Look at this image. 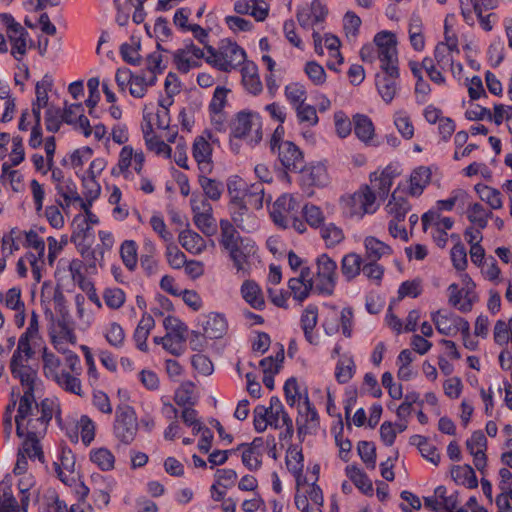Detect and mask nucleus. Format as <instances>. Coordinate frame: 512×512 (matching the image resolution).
Instances as JSON below:
<instances>
[{
  "label": "nucleus",
  "instance_id": "obj_1",
  "mask_svg": "<svg viewBox=\"0 0 512 512\" xmlns=\"http://www.w3.org/2000/svg\"><path fill=\"white\" fill-rule=\"evenodd\" d=\"M374 43L381 69L376 74L375 85L382 100L391 103L400 91L397 39L395 34H375Z\"/></svg>",
  "mask_w": 512,
  "mask_h": 512
},
{
  "label": "nucleus",
  "instance_id": "obj_2",
  "mask_svg": "<svg viewBox=\"0 0 512 512\" xmlns=\"http://www.w3.org/2000/svg\"><path fill=\"white\" fill-rule=\"evenodd\" d=\"M56 409L57 404L51 399L45 398L37 403L30 395L21 396L14 417L18 437L30 439L43 437Z\"/></svg>",
  "mask_w": 512,
  "mask_h": 512
},
{
  "label": "nucleus",
  "instance_id": "obj_3",
  "mask_svg": "<svg viewBox=\"0 0 512 512\" xmlns=\"http://www.w3.org/2000/svg\"><path fill=\"white\" fill-rule=\"evenodd\" d=\"M208 34H199L198 40L207 50L206 62L222 72H231L239 69L246 60V52L235 41L224 38L217 48L207 44Z\"/></svg>",
  "mask_w": 512,
  "mask_h": 512
},
{
  "label": "nucleus",
  "instance_id": "obj_4",
  "mask_svg": "<svg viewBox=\"0 0 512 512\" xmlns=\"http://www.w3.org/2000/svg\"><path fill=\"white\" fill-rule=\"evenodd\" d=\"M377 196L369 185H362L353 194L342 198L345 213L351 218L361 219L365 214H374L379 208Z\"/></svg>",
  "mask_w": 512,
  "mask_h": 512
},
{
  "label": "nucleus",
  "instance_id": "obj_5",
  "mask_svg": "<svg viewBox=\"0 0 512 512\" xmlns=\"http://www.w3.org/2000/svg\"><path fill=\"white\" fill-rule=\"evenodd\" d=\"M316 270L312 273L315 292L319 295L331 296L334 293L338 274L337 264L327 254L316 258Z\"/></svg>",
  "mask_w": 512,
  "mask_h": 512
},
{
  "label": "nucleus",
  "instance_id": "obj_6",
  "mask_svg": "<svg viewBox=\"0 0 512 512\" xmlns=\"http://www.w3.org/2000/svg\"><path fill=\"white\" fill-rule=\"evenodd\" d=\"M231 134L252 146L258 144L262 139L260 116L254 112H239L232 122Z\"/></svg>",
  "mask_w": 512,
  "mask_h": 512
},
{
  "label": "nucleus",
  "instance_id": "obj_7",
  "mask_svg": "<svg viewBox=\"0 0 512 512\" xmlns=\"http://www.w3.org/2000/svg\"><path fill=\"white\" fill-rule=\"evenodd\" d=\"M166 330L161 338L163 348L174 356H180L185 352L188 327L178 318L167 316L163 321Z\"/></svg>",
  "mask_w": 512,
  "mask_h": 512
},
{
  "label": "nucleus",
  "instance_id": "obj_8",
  "mask_svg": "<svg viewBox=\"0 0 512 512\" xmlns=\"http://www.w3.org/2000/svg\"><path fill=\"white\" fill-rule=\"evenodd\" d=\"M138 424L135 412L128 405L116 409L114 421V435L124 444H130L137 433Z\"/></svg>",
  "mask_w": 512,
  "mask_h": 512
},
{
  "label": "nucleus",
  "instance_id": "obj_9",
  "mask_svg": "<svg viewBox=\"0 0 512 512\" xmlns=\"http://www.w3.org/2000/svg\"><path fill=\"white\" fill-rule=\"evenodd\" d=\"M431 320L437 331L442 335L454 336L461 332L462 336H469V322L452 312L438 310L431 314Z\"/></svg>",
  "mask_w": 512,
  "mask_h": 512
},
{
  "label": "nucleus",
  "instance_id": "obj_10",
  "mask_svg": "<svg viewBox=\"0 0 512 512\" xmlns=\"http://www.w3.org/2000/svg\"><path fill=\"white\" fill-rule=\"evenodd\" d=\"M75 227L71 236L72 242L78 247L81 255L88 261L91 259L90 265L95 266V261H98L96 250L91 249V244L94 239L92 227L84 219L75 217Z\"/></svg>",
  "mask_w": 512,
  "mask_h": 512
},
{
  "label": "nucleus",
  "instance_id": "obj_11",
  "mask_svg": "<svg viewBox=\"0 0 512 512\" xmlns=\"http://www.w3.org/2000/svg\"><path fill=\"white\" fill-rule=\"evenodd\" d=\"M300 204L297 198L290 194L280 196L273 204L270 216L273 222L280 228L290 227V221L297 215Z\"/></svg>",
  "mask_w": 512,
  "mask_h": 512
},
{
  "label": "nucleus",
  "instance_id": "obj_12",
  "mask_svg": "<svg viewBox=\"0 0 512 512\" xmlns=\"http://www.w3.org/2000/svg\"><path fill=\"white\" fill-rule=\"evenodd\" d=\"M35 48L30 34H0V52L8 51L15 60L21 61L27 52Z\"/></svg>",
  "mask_w": 512,
  "mask_h": 512
},
{
  "label": "nucleus",
  "instance_id": "obj_13",
  "mask_svg": "<svg viewBox=\"0 0 512 512\" xmlns=\"http://www.w3.org/2000/svg\"><path fill=\"white\" fill-rule=\"evenodd\" d=\"M298 417L296 418L298 436L313 434L317 431L320 421L315 407L311 404L308 394H304L302 404H297Z\"/></svg>",
  "mask_w": 512,
  "mask_h": 512
},
{
  "label": "nucleus",
  "instance_id": "obj_14",
  "mask_svg": "<svg viewBox=\"0 0 512 512\" xmlns=\"http://www.w3.org/2000/svg\"><path fill=\"white\" fill-rule=\"evenodd\" d=\"M315 52L322 56L325 50L328 51L330 59L327 61V67L336 70V65L343 62V57L339 51L341 42L335 34H313Z\"/></svg>",
  "mask_w": 512,
  "mask_h": 512
},
{
  "label": "nucleus",
  "instance_id": "obj_15",
  "mask_svg": "<svg viewBox=\"0 0 512 512\" xmlns=\"http://www.w3.org/2000/svg\"><path fill=\"white\" fill-rule=\"evenodd\" d=\"M275 154L286 172H301L305 166L302 151L291 141L280 145Z\"/></svg>",
  "mask_w": 512,
  "mask_h": 512
},
{
  "label": "nucleus",
  "instance_id": "obj_16",
  "mask_svg": "<svg viewBox=\"0 0 512 512\" xmlns=\"http://www.w3.org/2000/svg\"><path fill=\"white\" fill-rule=\"evenodd\" d=\"M459 43L456 34H445L444 41H440L434 50L437 65L445 70L451 68L454 72V56L459 55Z\"/></svg>",
  "mask_w": 512,
  "mask_h": 512
},
{
  "label": "nucleus",
  "instance_id": "obj_17",
  "mask_svg": "<svg viewBox=\"0 0 512 512\" xmlns=\"http://www.w3.org/2000/svg\"><path fill=\"white\" fill-rule=\"evenodd\" d=\"M288 287L294 300L299 303L305 301L312 291L315 292L310 268L307 266L301 268L297 276L290 278Z\"/></svg>",
  "mask_w": 512,
  "mask_h": 512
},
{
  "label": "nucleus",
  "instance_id": "obj_18",
  "mask_svg": "<svg viewBox=\"0 0 512 512\" xmlns=\"http://www.w3.org/2000/svg\"><path fill=\"white\" fill-rule=\"evenodd\" d=\"M25 8L28 11L34 12L25 19V24L29 29H39L41 32H55L56 26L51 24L46 14L38 15L36 12L41 10L46 5V0H26Z\"/></svg>",
  "mask_w": 512,
  "mask_h": 512
},
{
  "label": "nucleus",
  "instance_id": "obj_19",
  "mask_svg": "<svg viewBox=\"0 0 512 512\" xmlns=\"http://www.w3.org/2000/svg\"><path fill=\"white\" fill-rule=\"evenodd\" d=\"M229 254L234 267L238 272H245L249 258L256 252L255 242L249 238H244L239 243L226 250Z\"/></svg>",
  "mask_w": 512,
  "mask_h": 512
},
{
  "label": "nucleus",
  "instance_id": "obj_20",
  "mask_svg": "<svg viewBox=\"0 0 512 512\" xmlns=\"http://www.w3.org/2000/svg\"><path fill=\"white\" fill-rule=\"evenodd\" d=\"M10 369L12 375L19 379L23 387V395H30L34 397V385L37 378V373L30 366L26 365L25 362H18V355L11 359Z\"/></svg>",
  "mask_w": 512,
  "mask_h": 512
},
{
  "label": "nucleus",
  "instance_id": "obj_21",
  "mask_svg": "<svg viewBox=\"0 0 512 512\" xmlns=\"http://www.w3.org/2000/svg\"><path fill=\"white\" fill-rule=\"evenodd\" d=\"M399 176V172L393 166H387L380 172L370 174V188L376 196L386 198L393 185L394 179Z\"/></svg>",
  "mask_w": 512,
  "mask_h": 512
},
{
  "label": "nucleus",
  "instance_id": "obj_22",
  "mask_svg": "<svg viewBox=\"0 0 512 512\" xmlns=\"http://www.w3.org/2000/svg\"><path fill=\"white\" fill-rule=\"evenodd\" d=\"M204 57L201 48L194 44H187L184 48L177 50L174 60L177 69L183 73H187L190 69L199 66L200 60Z\"/></svg>",
  "mask_w": 512,
  "mask_h": 512
},
{
  "label": "nucleus",
  "instance_id": "obj_23",
  "mask_svg": "<svg viewBox=\"0 0 512 512\" xmlns=\"http://www.w3.org/2000/svg\"><path fill=\"white\" fill-rule=\"evenodd\" d=\"M241 83L245 91L257 96L263 91V84L260 79L258 66L253 61L245 62L240 68Z\"/></svg>",
  "mask_w": 512,
  "mask_h": 512
},
{
  "label": "nucleus",
  "instance_id": "obj_24",
  "mask_svg": "<svg viewBox=\"0 0 512 512\" xmlns=\"http://www.w3.org/2000/svg\"><path fill=\"white\" fill-rule=\"evenodd\" d=\"M467 450L473 456V462L475 467L481 471L486 467V448L487 439L484 433L480 430L473 432L471 437L466 441Z\"/></svg>",
  "mask_w": 512,
  "mask_h": 512
},
{
  "label": "nucleus",
  "instance_id": "obj_25",
  "mask_svg": "<svg viewBox=\"0 0 512 512\" xmlns=\"http://www.w3.org/2000/svg\"><path fill=\"white\" fill-rule=\"evenodd\" d=\"M192 155L194 160L197 162L199 172L204 174L212 172V147L204 137L199 136L195 138L192 147Z\"/></svg>",
  "mask_w": 512,
  "mask_h": 512
},
{
  "label": "nucleus",
  "instance_id": "obj_26",
  "mask_svg": "<svg viewBox=\"0 0 512 512\" xmlns=\"http://www.w3.org/2000/svg\"><path fill=\"white\" fill-rule=\"evenodd\" d=\"M410 210L411 205L400 190V185H398L385 205V211L391 219L404 221Z\"/></svg>",
  "mask_w": 512,
  "mask_h": 512
},
{
  "label": "nucleus",
  "instance_id": "obj_27",
  "mask_svg": "<svg viewBox=\"0 0 512 512\" xmlns=\"http://www.w3.org/2000/svg\"><path fill=\"white\" fill-rule=\"evenodd\" d=\"M234 10L238 14H247L256 21H264L269 13V5L265 0H237Z\"/></svg>",
  "mask_w": 512,
  "mask_h": 512
},
{
  "label": "nucleus",
  "instance_id": "obj_28",
  "mask_svg": "<svg viewBox=\"0 0 512 512\" xmlns=\"http://www.w3.org/2000/svg\"><path fill=\"white\" fill-rule=\"evenodd\" d=\"M317 322L318 307L316 305L309 304L301 314L300 325L303 330L306 341L312 345H318L319 343V337L314 332Z\"/></svg>",
  "mask_w": 512,
  "mask_h": 512
},
{
  "label": "nucleus",
  "instance_id": "obj_29",
  "mask_svg": "<svg viewBox=\"0 0 512 512\" xmlns=\"http://www.w3.org/2000/svg\"><path fill=\"white\" fill-rule=\"evenodd\" d=\"M201 327L203 335L210 339H218L223 336L227 330L225 317L219 313H210L201 318Z\"/></svg>",
  "mask_w": 512,
  "mask_h": 512
},
{
  "label": "nucleus",
  "instance_id": "obj_30",
  "mask_svg": "<svg viewBox=\"0 0 512 512\" xmlns=\"http://www.w3.org/2000/svg\"><path fill=\"white\" fill-rule=\"evenodd\" d=\"M231 214L234 223L243 231L251 232L258 226L256 217L249 213L243 201L231 204Z\"/></svg>",
  "mask_w": 512,
  "mask_h": 512
},
{
  "label": "nucleus",
  "instance_id": "obj_31",
  "mask_svg": "<svg viewBox=\"0 0 512 512\" xmlns=\"http://www.w3.org/2000/svg\"><path fill=\"white\" fill-rule=\"evenodd\" d=\"M432 172L429 167L419 166L415 168L409 178L408 194L412 197L422 195L424 189L429 185Z\"/></svg>",
  "mask_w": 512,
  "mask_h": 512
},
{
  "label": "nucleus",
  "instance_id": "obj_32",
  "mask_svg": "<svg viewBox=\"0 0 512 512\" xmlns=\"http://www.w3.org/2000/svg\"><path fill=\"white\" fill-rule=\"evenodd\" d=\"M179 243L191 254H201L206 249V241L197 232L191 229H185L179 233Z\"/></svg>",
  "mask_w": 512,
  "mask_h": 512
},
{
  "label": "nucleus",
  "instance_id": "obj_33",
  "mask_svg": "<svg viewBox=\"0 0 512 512\" xmlns=\"http://www.w3.org/2000/svg\"><path fill=\"white\" fill-rule=\"evenodd\" d=\"M365 258L368 261H379L381 258L390 256L392 248L374 236L364 239Z\"/></svg>",
  "mask_w": 512,
  "mask_h": 512
},
{
  "label": "nucleus",
  "instance_id": "obj_34",
  "mask_svg": "<svg viewBox=\"0 0 512 512\" xmlns=\"http://www.w3.org/2000/svg\"><path fill=\"white\" fill-rule=\"evenodd\" d=\"M156 77L152 71H142L134 75L129 85V92L135 98H142L148 87L155 85Z\"/></svg>",
  "mask_w": 512,
  "mask_h": 512
},
{
  "label": "nucleus",
  "instance_id": "obj_35",
  "mask_svg": "<svg viewBox=\"0 0 512 512\" xmlns=\"http://www.w3.org/2000/svg\"><path fill=\"white\" fill-rule=\"evenodd\" d=\"M271 196H266L263 183H253L246 187L243 194V202L254 209H261L264 202L269 203Z\"/></svg>",
  "mask_w": 512,
  "mask_h": 512
},
{
  "label": "nucleus",
  "instance_id": "obj_36",
  "mask_svg": "<svg viewBox=\"0 0 512 512\" xmlns=\"http://www.w3.org/2000/svg\"><path fill=\"white\" fill-rule=\"evenodd\" d=\"M353 124L357 138L365 144H372L375 130L371 119L366 115L357 114L353 118Z\"/></svg>",
  "mask_w": 512,
  "mask_h": 512
},
{
  "label": "nucleus",
  "instance_id": "obj_37",
  "mask_svg": "<svg viewBox=\"0 0 512 512\" xmlns=\"http://www.w3.org/2000/svg\"><path fill=\"white\" fill-rule=\"evenodd\" d=\"M55 189L58 195L63 198V202H59L61 207H69L72 203L75 202H81L82 205L85 206L80 195L78 194L76 184L72 179L67 178L64 181H61L55 186Z\"/></svg>",
  "mask_w": 512,
  "mask_h": 512
},
{
  "label": "nucleus",
  "instance_id": "obj_38",
  "mask_svg": "<svg viewBox=\"0 0 512 512\" xmlns=\"http://www.w3.org/2000/svg\"><path fill=\"white\" fill-rule=\"evenodd\" d=\"M303 462L302 449L297 445H291L287 451L286 465L288 470L295 476L297 487H300V478L304 467Z\"/></svg>",
  "mask_w": 512,
  "mask_h": 512
},
{
  "label": "nucleus",
  "instance_id": "obj_39",
  "mask_svg": "<svg viewBox=\"0 0 512 512\" xmlns=\"http://www.w3.org/2000/svg\"><path fill=\"white\" fill-rule=\"evenodd\" d=\"M241 294L247 303L254 309L261 310L265 306L264 297L259 285L251 280H246L241 286Z\"/></svg>",
  "mask_w": 512,
  "mask_h": 512
},
{
  "label": "nucleus",
  "instance_id": "obj_40",
  "mask_svg": "<svg viewBox=\"0 0 512 512\" xmlns=\"http://www.w3.org/2000/svg\"><path fill=\"white\" fill-rule=\"evenodd\" d=\"M154 325L155 321L153 317L149 314L143 315L142 318L140 319L133 335V338L136 342V346L139 350L143 352H146L148 350L146 341Z\"/></svg>",
  "mask_w": 512,
  "mask_h": 512
},
{
  "label": "nucleus",
  "instance_id": "obj_41",
  "mask_svg": "<svg viewBox=\"0 0 512 512\" xmlns=\"http://www.w3.org/2000/svg\"><path fill=\"white\" fill-rule=\"evenodd\" d=\"M143 136L148 150L158 156H163L167 159L171 158V147L155 135L150 126L147 130L143 131Z\"/></svg>",
  "mask_w": 512,
  "mask_h": 512
},
{
  "label": "nucleus",
  "instance_id": "obj_42",
  "mask_svg": "<svg viewBox=\"0 0 512 512\" xmlns=\"http://www.w3.org/2000/svg\"><path fill=\"white\" fill-rule=\"evenodd\" d=\"M220 225V239L219 243L226 251L233 245L239 243L244 238L240 236L234 225L227 219H221Z\"/></svg>",
  "mask_w": 512,
  "mask_h": 512
},
{
  "label": "nucleus",
  "instance_id": "obj_43",
  "mask_svg": "<svg viewBox=\"0 0 512 512\" xmlns=\"http://www.w3.org/2000/svg\"><path fill=\"white\" fill-rule=\"evenodd\" d=\"M208 174L199 173L198 182L204 192V196L211 201H218L224 191L222 182L207 177Z\"/></svg>",
  "mask_w": 512,
  "mask_h": 512
},
{
  "label": "nucleus",
  "instance_id": "obj_44",
  "mask_svg": "<svg viewBox=\"0 0 512 512\" xmlns=\"http://www.w3.org/2000/svg\"><path fill=\"white\" fill-rule=\"evenodd\" d=\"M451 477L460 485H464L469 489H474L478 486V481L473 468L469 465H457L451 470Z\"/></svg>",
  "mask_w": 512,
  "mask_h": 512
},
{
  "label": "nucleus",
  "instance_id": "obj_45",
  "mask_svg": "<svg viewBox=\"0 0 512 512\" xmlns=\"http://www.w3.org/2000/svg\"><path fill=\"white\" fill-rule=\"evenodd\" d=\"M347 477L365 495H372V482L368 476L357 466L348 465L345 469Z\"/></svg>",
  "mask_w": 512,
  "mask_h": 512
},
{
  "label": "nucleus",
  "instance_id": "obj_46",
  "mask_svg": "<svg viewBox=\"0 0 512 512\" xmlns=\"http://www.w3.org/2000/svg\"><path fill=\"white\" fill-rule=\"evenodd\" d=\"M89 458L102 471H110L114 468L115 456L105 447L92 449Z\"/></svg>",
  "mask_w": 512,
  "mask_h": 512
},
{
  "label": "nucleus",
  "instance_id": "obj_47",
  "mask_svg": "<svg viewBox=\"0 0 512 512\" xmlns=\"http://www.w3.org/2000/svg\"><path fill=\"white\" fill-rule=\"evenodd\" d=\"M141 40L138 36L132 35L128 42L120 46V54L123 60L131 65H137L140 62Z\"/></svg>",
  "mask_w": 512,
  "mask_h": 512
},
{
  "label": "nucleus",
  "instance_id": "obj_48",
  "mask_svg": "<svg viewBox=\"0 0 512 512\" xmlns=\"http://www.w3.org/2000/svg\"><path fill=\"white\" fill-rule=\"evenodd\" d=\"M42 361L43 372L47 378L54 380L62 371H65V369H62L60 358L48 351L47 348L43 349Z\"/></svg>",
  "mask_w": 512,
  "mask_h": 512
},
{
  "label": "nucleus",
  "instance_id": "obj_49",
  "mask_svg": "<svg viewBox=\"0 0 512 512\" xmlns=\"http://www.w3.org/2000/svg\"><path fill=\"white\" fill-rule=\"evenodd\" d=\"M79 375L70 373L68 371H62L53 381L66 392L81 395L82 385L78 378Z\"/></svg>",
  "mask_w": 512,
  "mask_h": 512
},
{
  "label": "nucleus",
  "instance_id": "obj_50",
  "mask_svg": "<svg viewBox=\"0 0 512 512\" xmlns=\"http://www.w3.org/2000/svg\"><path fill=\"white\" fill-rule=\"evenodd\" d=\"M362 258L356 253H349L342 258L341 271L347 280L354 279L362 271Z\"/></svg>",
  "mask_w": 512,
  "mask_h": 512
},
{
  "label": "nucleus",
  "instance_id": "obj_51",
  "mask_svg": "<svg viewBox=\"0 0 512 512\" xmlns=\"http://www.w3.org/2000/svg\"><path fill=\"white\" fill-rule=\"evenodd\" d=\"M475 190L480 199L486 202L491 209L502 208L503 201L499 190L483 184H477Z\"/></svg>",
  "mask_w": 512,
  "mask_h": 512
},
{
  "label": "nucleus",
  "instance_id": "obj_52",
  "mask_svg": "<svg viewBox=\"0 0 512 512\" xmlns=\"http://www.w3.org/2000/svg\"><path fill=\"white\" fill-rule=\"evenodd\" d=\"M195 226L206 236H213L217 232V223L212 212L193 214Z\"/></svg>",
  "mask_w": 512,
  "mask_h": 512
},
{
  "label": "nucleus",
  "instance_id": "obj_53",
  "mask_svg": "<svg viewBox=\"0 0 512 512\" xmlns=\"http://www.w3.org/2000/svg\"><path fill=\"white\" fill-rule=\"evenodd\" d=\"M467 217L479 229H484L487 226L488 219L492 217V212H487L480 203H473L468 208Z\"/></svg>",
  "mask_w": 512,
  "mask_h": 512
},
{
  "label": "nucleus",
  "instance_id": "obj_54",
  "mask_svg": "<svg viewBox=\"0 0 512 512\" xmlns=\"http://www.w3.org/2000/svg\"><path fill=\"white\" fill-rule=\"evenodd\" d=\"M320 234L327 247H334L344 240L342 229L334 223H328L321 227Z\"/></svg>",
  "mask_w": 512,
  "mask_h": 512
},
{
  "label": "nucleus",
  "instance_id": "obj_55",
  "mask_svg": "<svg viewBox=\"0 0 512 512\" xmlns=\"http://www.w3.org/2000/svg\"><path fill=\"white\" fill-rule=\"evenodd\" d=\"M120 256L127 269L133 271L136 268L137 245L133 240H125L120 247Z\"/></svg>",
  "mask_w": 512,
  "mask_h": 512
},
{
  "label": "nucleus",
  "instance_id": "obj_56",
  "mask_svg": "<svg viewBox=\"0 0 512 512\" xmlns=\"http://www.w3.org/2000/svg\"><path fill=\"white\" fill-rule=\"evenodd\" d=\"M102 297L106 306L113 310L120 309L126 300L124 291L118 287L106 288Z\"/></svg>",
  "mask_w": 512,
  "mask_h": 512
},
{
  "label": "nucleus",
  "instance_id": "obj_57",
  "mask_svg": "<svg viewBox=\"0 0 512 512\" xmlns=\"http://www.w3.org/2000/svg\"><path fill=\"white\" fill-rule=\"evenodd\" d=\"M134 156V150L131 146H124L120 153L118 164L112 170V174H123L125 178H128L129 167L132 166Z\"/></svg>",
  "mask_w": 512,
  "mask_h": 512
},
{
  "label": "nucleus",
  "instance_id": "obj_58",
  "mask_svg": "<svg viewBox=\"0 0 512 512\" xmlns=\"http://www.w3.org/2000/svg\"><path fill=\"white\" fill-rule=\"evenodd\" d=\"M285 96L293 107H297L305 102L307 93L304 85L295 82L286 85Z\"/></svg>",
  "mask_w": 512,
  "mask_h": 512
},
{
  "label": "nucleus",
  "instance_id": "obj_59",
  "mask_svg": "<svg viewBox=\"0 0 512 512\" xmlns=\"http://www.w3.org/2000/svg\"><path fill=\"white\" fill-rule=\"evenodd\" d=\"M23 236V231L15 227L2 238V251L3 254L12 255L15 251L20 249L19 241Z\"/></svg>",
  "mask_w": 512,
  "mask_h": 512
},
{
  "label": "nucleus",
  "instance_id": "obj_60",
  "mask_svg": "<svg viewBox=\"0 0 512 512\" xmlns=\"http://www.w3.org/2000/svg\"><path fill=\"white\" fill-rule=\"evenodd\" d=\"M357 451L367 468L374 469L376 466L375 445L369 441H360L357 445Z\"/></svg>",
  "mask_w": 512,
  "mask_h": 512
},
{
  "label": "nucleus",
  "instance_id": "obj_61",
  "mask_svg": "<svg viewBox=\"0 0 512 512\" xmlns=\"http://www.w3.org/2000/svg\"><path fill=\"white\" fill-rule=\"evenodd\" d=\"M166 245V258L169 265L173 269H180L186 263L185 254L175 245L174 240L165 244Z\"/></svg>",
  "mask_w": 512,
  "mask_h": 512
},
{
  "label": "nucleus",
  "instance_id": "obj_62",
  "mask_svg": "<svg viewBox=\"0 0 512 512\" xmlns=\"http://www.w3.org/2000/svg\"><path fill=\"white\" fill-rule=\"evenodd\" d=\"M355 371V364L351 358L339 360L336 369L335 377L341 384H345L350 381Z\"/></svg>",
  "mask_w": 512,
  "mask_h": 512
},
{
  "label": "nucleus",
  "instance_id": "obj_63",
  "mask_svg": "<svg viewBox=\"0 0 512 512\" xmlns=\"http://www.w3.org/2000/svg\"><path fill=\"white\" fill-rule=\"evenodd\" d=\"M194 385L192 382L183 383L174 394V401L180 407H191L194 404L192 394Z\"/></svg>",
  "mask_w": 512,
  "mask_h": 512
},
{
  "label": "nucleus",
  "instance_id": "obj_64",
  "mask_svg": "<svg viewBox=\"0 0 512 512\" xmlns=\"http://www.w3.org/2000/svg\"><path fill=\"white\" fill-rule=\"evenodd\" d=\"M105 338L111 346L121 348L125 341V333L121 325L112 322L106 328Z\"/></svg>",
  "mask_w": 512,
  "mask_h": 512
}]
</instances>
